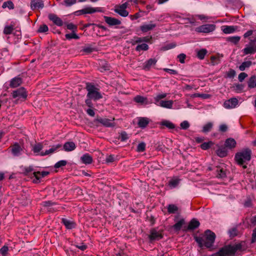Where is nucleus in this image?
I'll return each instance as SVG.
<instances>
[{
	"mask_svg": "<svg viewBox=\"0 0 256 256\" xmlns=\"http://www.w3.org/2000/svg\"><path fill=\"white\" fill-rule=\"evenodd\" d=\"M216 237V234L214 232L207 230L202 236H196L194 239L200 248L205 246L209 248L212 246Z\"/></svg>",
	"mask_w": 256,
	"mask_h": 256,
	"instance_id": "1",
	"label": "nucleus"
},
{
	"mask_svg": "<svg viewBox=\"0 0 256 256\" xmlns=\"http://www.w3.org/2000/svg\"><path fill=\"white\" fill-rule=\"evenodd\" d=\"M152 36L134 37L131 42L132 45L138 44L136 48V50L140 52L146 51L149 48V46L146 43L150 42Z\"/></svg>",
	"mask_w": 256,
	"mask_h": 256,
	"instance_id": "2",
	"label": "nucleus"
},
{
	"mask_svg": "<svg viewBox=\"0 0 256 256\" xmlns=\"http://www.w3.org/2000/svg\"><path fill=\"white\" fill-rule=\"evenodd\" d=\"M167 96L166 93L158 94L154 97V104L158 106L164 108L171 109L172 108L174 102L172 100H162Z\"/></svg>",
	"mask_w": 256,
	"mask_h": 256,
	"instance_id": "3",
	"label": "nucleus"
},
{
	"mask_svg": "<svg viewBox=\"0 0 256 256\" xmlns=\"http://www.w3.org/2000/svg\"><path fill=\"white\" fill-rule=\"evenodd\" d=\"M252 150L246 148L236 154L235 160L239 165L242 166L250 160Z\"/></svg>",
	"mask_w": 256,
	"mask_h": 256,
	"instance_id": "4",
	"label": "nucleus"
},
{
	"mask_svg": "<svg viewBox=\"0 0 256 256\" xmlns=\"http://www.w3.org/2000/svg\"><path fill=\"white\" fill-rule=\"evenodd\" d=\"M86 89L88 91L86 98H92L94 101H96L102 98V94L99 92V89L93 84L87 83Z\"/></svg>",
	"mask_w": 256,
	"mask_h": 256,
	"instance_id": "5",
	"label": "nucleus"
},
{
	"mask_svg": "<svg viewBox=\"0 0 256 256\" xmlns=\"http://www.w3.org/2000/svg\"><path fill=\"white\" fill-rule=\"evenodd\" d=\"M237 250V248L230 245L224 246L221 248L219 251L208 256H233Z\"/></svg>",
	"mask_w": 256,
	"mask_h": 256,
	"instance_id": "6",
	"label": "nucleus"
},
{
	"mask_svg": "<svg viewBox=\"0 0 256 256\" xmlns=\"http://www.w3.org/2000/svg\"><path fill=\"white\" fill-rule=\"evenodd\" d=\"M216 25L214 24H206L197 27L195 31L199 33H210L214 30Z\"/></svg>",
	"mask_w": 256,
	"mask_h": 256,
	"instance_id": "7",
	"label": "nucleus"
},
{
	"mask_svg": "<svg viewBox=\"0 0 256 256\" xmlns=\"http://www.w3.org/2000/svg\"><path fill=\"white\" fill-rule=\"evenodd\" d=\"M101 12L102 10L100 8H93L91 6H86L80 10L76 11L75 12V14L76 16H79L84 14H92L96 12Z\"/></svg>",
	"mask_w": 256,
	"mask_h": 256,
	"instance_id": "8",
	"label": "nucleus"
},
{
	"mask_svg": "<svg viewBox=\"0 0 256 256\" xmlns=\"http://www.w3.org/2000/svg\"><path fill=\"white\" fill-rule=\"evenodd\" d=\"M27 96L26 90L23 87L14 90L12 93L13 98H17L18 100H24L26 99Z\"/></svg>",
	"mask_w": 256,
	"mask_h": 256,
	"instance_id": "9",
	"label": "nucleus"
},
{
	"mask_svg": "<svg viewBox=\"0 0 256 256\" xmlns=\"http://www.w3.org/2000/svg\"><path fill=\"white\" fill-rule=\"evenodd\" d=\"M41 205L44 209L50 212L56 211L59 208L56 202L50 200L43 202Z\"/></svg>",
	"mask_w": 256,
	"mask_h": 256,
	"instance_id": "10",
	"label": "nucleus"
},
{
	"mask_svg": "<svg viewBox=\"0 0 256 256\" xmlns=\"http://www.w3.org/2000/svg\"><path fill=\"white\" fill-rule=\"evenodd\" d=\"M238 105V101L236 98H231L226 100L224 103V107L226 109H232Z\"/></svg>",
	"mask_w": 256,
	"mask_h": 256,
	"instance_id": "11",
	"label": "nucleus"
},
{
	"mask_svg": "<svg viewBox=\"0 0 256 256\" xmlns=\"http://www.w3.org/2000/svg\"><path fill=\"white\" fill-rule=\"evenodd\" d=\"M50 172H48L43 171L34 172L33 173L32 182L34 183L38 184L40 182L42 178L48 176Z\"/></svg>",
	"mask_w": 256,
	"mask_h": 256,
	"instance_id": "12",
	"label": "nucleus"
},
{
	"mask_svg": "<svg viewBox=\"0 0 256 256\" xmlns=\"http://www.w3.org/2000/svg\"><path fill=\"white\" fill-rule=\"evenodd\" d=\"M61 148L62 145L60 144L54 145L49 150H46L45 151H42L40 154V156H44L52 154L58 151Z\"/></svg>",
	"mask_w": 256,
	"mask_h": 256,
	"instance_id": "13",
	"label": "nucleus"
},
{
	"mask_svg": "<svg viewBox=\"0 0 256 256\" xmlns=\"http://www.w3.org/2000/svg\"><path fill=\"white\" fill-rule=\"evenodd\" d=\"M104 18L105 22L110 26H113L120 25L122 22L118 19L108 16H104Z\"/></svg>",
	"mask_w": 256,
	"mask_h": 256,
	"instance_id": "14",
	"label": "nucleus"
},
{
	"mask_svg": "<svg viewBox=\"0 0 256 256\" xmlns=\"http://www.w3.org/2000/svg\"><path fill=\"white\" fill-rule=\"evenodd\" d=\"M11 152L14 156H18L22 154L23 149L18 143L16 142L11 146Z\"/></svg>",
	"mask_w": 256,
	"mask_h": 256,
	"instance_id": "15",
	"label": "nucleus"
},
{
	"mask_svg": "<svg viewBox=\"0 0 256 256\" xmlns=\"http://www.w3.org/2000/svg\"><path fill=\"white\" fill-rule=\"evenodd\" d=\"M150 122V119L146 117L138 118V125L141 128H146Z\"/></svg>",
	"mask_w": 256,
	"mask_h": 256,
	"instance_id": "16",
	"label": "nucleus"
},
{
	"mask_svg": "<svg viewBox=\"0 0 256 256\" xmlns=\"http://www.w3.org/2000/svg\"><path fill=\"white\" fill-rule=\"evenodd\" d=\"M44 7V4L42 0H32L30 8L32 10L42 9Z\"/></svg>",
	"mask_w": 256,
	"mask_h": 256,
	"instance_id": "17",
	"label": "nucleus"
},
{
	"mask_svg": "<svg viewBox=\"0 0 256 256\" xmlns=\"http://www.w3.org/2000/svg\"><path fill=\"white\" fill-rule=\"evenodd\" d=\"M49 20L52 21L56 25L60 26L63 24V22L60 18L58 17L56 14H50L48 16Z\"/></svg>",
	"mask_w": 256,
	"mask_h": 256,
	"instance_id": "18",
	"label": "nucleus"
},
{
	"mask_svg": "<svg viewBox=\"0 0 256 256\" xmlns=\"http://www.w3.org/2000/svg\"><path fill=\"white\" fill-rule=\"evenodd\" d=\"M114 12L122 17H126L128 15V12L123 8L121 5H116L114 7Z\"/></svg>",
	"mask_w": 256,
	"mask_h": 256,
	"instance_id": "19",
	"label": "nucleus"
},
{
	"mask_svg": "<svg viewBox=\"0 0 256 256\" xmlns=\"http://www.w3.org/2000/svg\"><path fill=\"white\" fill-rule=\"evenodd\" d=\"M256 52V46L254 44H250L247 45L246 47L242 50V52L244 55L254 54Z\"/></svg>",
	"mask_w": 256,
	"mask_h": 256,
	"instance_id": "20",
	"label": "nucleus"
},
{
	"mask_svg": "<svg viewBox=\"0 0 256 256\" xmlns=\"http://www.w3.org/2000/svg\"><path fill=\"white\" fill-rule=\"evenodd\" d=\"M22 83V79L20 77L16 76L12 78L10 82V86L11 88H16L20 85Z\"/></svg>",
	"mask_w": 256,
	"mask_h": 256,
	"instance_id": "21",
	"label": "nucleus"
},
{
	"mask_svg": "<svg viewBox=\"0 0 256 256\" xmlns=\"http://www.w3.org/2000/svg\"><path fill=\"white\" fill-rule=\"evenodd\" d=\"M156 62L157 60L156 58H150L144 64V69L146 70H149L152 66L156 64Z\"/></svg>",
	"mask_w": 256,
	"mask_h": 256,
	"instance_id": "22",
	"label": "nucleus"
},
{
	"mask_svg": "<svg viewBox=\"0 0 256 256\" xmlns=\"http://www.w3.org/2000/svg\"><path fill=\"white\" fill-rule=\"evenodd\" d=\"M62 222L64 224L66 228L69 230L74 228L76 226L74 222L66 218H62Z\"/></svg>",
	"mask_w": 256,
	"mask_h": 256,
	"instance_id": "23",
	"label": "nucleus"
},
{
	"mask_svg": "<svg viewBox=\"0 0 256 256\" xmlns=\"http://www.w3.org/2000/svg\"><path fill=\"white\" fill-rule=\"evenodd\" d=\"M149 238L151 240H158L162 238V234L156 230H151Z\"/></svg>",
	"mask_w": 256,
	"mask_h": 256,
	"instance_id": "24",
	"label": "nucleus"
},
{
	"mask_svg": "<svg viewBox=\"0 0 256 256\" xmlns=\"http://www.w3.org/2000/svg\"><path fill=\"white\" fill-rule=\"evenodd\" d=\"M82 162L85 164H90L92 162V158L88 154H85L80 157Z\"/></svg>",
	"mask_w": 256,
	"mask_h": 256,
	"instance_id": "25",
	"label": "nucleus"
},
{
	"mask_svg": "<svg viewBox=\"0 0 256 256\" xmlns=\"http://www.w3.org/2000/svg\"><path fill=\"white\" fill-rule=\"evenodd\" d=\"M156 26V24L152 23V22L149 24H145L140 26V30L143 32H148L150 30H152Z\"/></svg>",
	"mask_w": 256,
	"mask_h": 256,
	"instance_id": "26",
	"label": "nucleus"
},
{
	"mask_svg": "<svg viewBox=\"0 0 256 256\" xmlns=\"http://www.w3.org/2000/svg\"><path fill=\"white\" fill-rule=\"evenodd\" d=\"M216 172V177L218 178H224L226 176V169L224 167L217 166Z\"/></svg>",
	"mask_w": 256,
	"mask_h": 256,
	"instance_id": "27",
	"label": "nucleus"
},
{
	"mask_svg": "<svg viewBox=\"0 0 256 256\" xmlns=\"http://www.w3.org/2000/svg\"><path fill=\"white\" fill-rule=\"evenodd\" d=\"M236 141L232 138H228L226 140L224 146L225 147L229 148V149H232L236 147Z\"/></svg>",
	"mask_w": 256,
	"mask_h": 256,
	"instance_id": "28",
	"label": "nucleus"
},
{
	"mask_svg": "<svg viewBox=\"0 0 256 256\" xmlns=\"http://www.w3.org/2000/svg\"><path fill=\"white\" fill-rule=\"evenodd\" d=\"M76 147V144L74 142H68L64 144L63 149L66 152H70L74 150Z\"/></svg>",
	"mask_w": 256,
	"mask_h": 256,
	"instance_id": "29",
	"label": "nucleus"
},
{
	"mask_svg": "<svg viewBox=\"0 0 256 256\" xmlns=\"http://www.w3.org/2000/svg\"><path fill=\"white\" fill-rule=\"evenodd\" d=\"M134 100L136 103L140 104H149V102H148V98H146L140 95H137L134 98Z\"/></svg>",
	"mask_w": 256,
	"mask_h": 256,
	"instance_id": "30",
	"label": "nucleus"
},
{
	"mask_svg": "<svg viewBox=\"0 0 256 256\" xmlns=\"http://www.w3.org/2000/svg\"><path fill=\"white\" fill-rule=\"evenodd\" d=\"M180 179L178 178H173L168 182V186L170 188H176L180 184Z\"/></svg>",
	"mask_w": 256,
	"mask_h": 256,
	"instance_id": "31",
	"label": "nucleus"
},
{
	"mask_svg": "<svg viewBox=\"0 0 256 256\" xmlns=\"http://www.w3.org/2000/svg\"><path fill=\"white\" fill-rule=\"evenodd\" d=\"M14 24L12 22L10 25H6L3 32L6 35H8L12 34L14 30Z\"/></svg>",
	"mask_w": 256,
	"mask_h": 256,
	"instance_id": "32",
	"label": "nucleus"
},
{
	"mask_svg": "<svg viewBox=\"0 0 256 256\" xmlns=\"http://www.w3.org/2000/svg\"><path fill=\"white\" fill-rule=\"evenodd\" d=\"M98 122L106 127L112 126V120L106 118H99L97 120Z\"/></svg>",
	"mask_w": 256,
	"mask_h": 256,
	"instance_id": "33",
	"label": "nucleus"
},
{
	"mask_svg": "<svg viewBox=\"0 0 256 256\" xmlns=\"http://www.w3.org/2000/svg\"><path fill=\"white\" fill-rule=\"evenodd\" d=\"M200 224V222L196 219H192L188 225V230H193L198 228Z\"/></svg>",
	"mask_w": 256,
	"mask_h": 256,
	"instance_id": "34",
	"label": "nucleus"
},
{
	"mask_svg": "<svg viewBox=\"0 0 256 256\" xmlns=\"http://www.w3.org/2000/svg\"><path fill=\"white\" fill-rule=\"evenodd\" d=\"M236 30V28L234 26H224L222 28V32L226 34H229L234 32Z\"/></svg>",
	"mask_w": 256,
	"mask_h": 256,
	"instance_id": "35",
	"label": "nucleus"
},
{
	"mask_svg": "<svg viewBox=\"0 0 256 256\" xmlns=\"http://www.w3.org/2000/svg\"><path fill=\"white\" fill-rule=\"evenodd\" d=\"M43 148L42 144L40 142L37 143L35 144L32 148V150L34 154H36L40 155V154L42 152H40L42 150Z\"/></svg>",
	"mask_w": 256,
	"mask_h": 256,
	"instance_id": "36",
	"label": "nucleus"
},
{
	"mask_svg": "<svg viewBox=\"0 0 256 256\" xmlns=\"http://www.w3.org/2000/svg\"><path fill=\"white\" fill-rule=\"evenodd\" d=\"M216 153L217 155L220 157V158H224L228 154V152L226 150V147H220L219 148H218L216 151Z\"/></svg>",
	"mask_w": 256,
	"mask_h": 256,
	"instance_id": "37",
	"label": "nucleus"
},
{
	"mask_svg": "<svg viewBox=\"0 0 256 256\" xmlns=\"http://www.w3.org/2000/svg\"><path fill=\"white\" fill-rule=\"evenodd\" d=\"M240 36H228L226 38V40L233 44H236L240 40Z\"/></svg>",
	"mask_w": 256,
	"mask_h": 256,
	"instance_id": "38",
	"label": "nucleus"
},
{
	"mask_svg": "<svg viewBox=\"0 0 256 256\" xmlns=\"http://www.w3.org/2000/svg\"><path fill=\"white\" fill-rule=\"evenodd\" d=\"M248 86L250 88L256 87V76H252L250 78L248 82Z\"/></svg>",
	"mask_w": 256,
	"mask_h": 256,
	"instance_id": "39",
	"label": "nucleus"
},
{
	"mask_svg": "<svg viewBox=\"0 0 256 256\" xmlns=\"http://www.w3.org/2000/svg\"><path fill=\"white\" fill-rule=\"evenodd\" d=\"M167 209L169 214H176L178 211V207L174 204H168Z\"/></svg>",
	"mask_w": 256,
	"mask_h": 256,
	"instance_id": "40",
	"label": "nucleus"
},
{
	"mask_svg": "<svg viewBox=\"0 0 256 256\" xmlns=\"http://www.w3.org/2000/svg\"><path fill=\"white\" fill-rule=\"evenodd\" d=\"M160 125L165 126L170 129H174L175 128L174 124L168 120H164L161 122Z\"/></svg>",
	"mask_w": 256,
	"mask_h": 256,
	"instance_id": "41",
	"label": "nucleus"
},
{
	"mask_svg": "<svg viewBox=\"0 0 256 256\" xmlns=\"http://www.w3.org/2000/svg\"><path fill=\"white\" fill-rule=\"evenodd\" d=\"M251 61H246L243 62L239 66V69L241 71H244L246 68H248L252 65Z\"/></svg>",
	"mask_w": 256,
	"mask_h": 256,
	"instance_id": "42",
	"label": "nucleus"
},
{
	"mask_svg": "<svg viewBox=\"0 0 256 256\" xmlns=\"http://www.w3.org/2000/svg\"><path fill=\"white\" fill-rule=\"evenodd\" d=\"M184 224V219H182L180 220L178 222H177L176 223L174 226H173V228L174 229L176 230V231H179L182 225Z\"/></svg>",
	"mask_w": 256,
	"mask_h": 256,
	"instance_id": "43",
	"label": "nucleus"
},
{
	"mask_svg": "<svg viewBox=\"0 0 256 256\" xmlns=\"http://www.w3.org/2000/svg\"><path fill=\"white\" fill-rule=\"evenodd\" d=\"M2 8H8L9 10H12L14 8V4L11 0H8L3 3Z\"/></svg>",
	"mask_w": 256,
	"mask_h": 256,
	"instance_id": "44",
	"label": "nucleus"
},
{
	"mask_svg": "<svg viewBox=\"0 0 256 256\" xmlns=\"http://www.w3.org/2000/svg\"><path fill=\"white\" fill-rule=\"evenodd\" d=\"M65 37L67 40H70L72 39L78 40L80 37L76 34V32H72L70 34H67L65 35Z\"/></svg>",
	"mask_w": 256,
	"mask_h": 256,
	"instance_id": "45",
	"label": "nucleus"
},
{
	"mask_svg": "<svg viewBox=\"0 0 256 256\" xmlns=\"http://www.w3.org/2000/svg\"><path fill=\"white\" fill-rule=\"evenodd\" d=\"M213 126V124L209 122L203 126L202 132H207L210 130Z\"/></svg>",
	"mask_w": 256,
	"mask_h": 256,
	"instance_id": "46",
	"label": "nucleus"
},
{
	"mask_svg": "<svg viewBox=\"0 0 256 256\" xmlns=\"http://www.w3.org/2000/svg\"><path fill=\"white\" fill-rule=\"evenodd\" d=\"M8 247L7 246H4L0 249L1 256H8Z\"/></svg>",
	"mask_w": 256,
	"mask_h": 256,
	"instance_id": "47",
	"label": "nucleus"
},
{
	"mask_svg": "<svg viewBox=\"0 0 256 256\" xmlns=\"http://www.w3.org/2000/svg\"><path fill=\"white\" fill-rule=\"evenodd\" d=\"M207 53L206 49H202L197 52V56L200 60H203Z\"/></svg>",
	"mask_w": 256,
	"mask_h": 256,
	"instance_id": "48",
	"label": "nucleus"
},
{
	"mask_svg": "<svg viewBox=\"0 0 256 256\" xmlns=\"http://www.w3.org/2000/svg\"><path fill=\"white\" fill-rule=\"evenodd\" d=\"M68 164V162L66 160H60L56 162L54 166V168H58L62 166H66Z\"/></svg>",
	"mask_w": 256,
	"mask_h": 256,
	"instance_id": "49",
	"label": "nucleus"
},
{
	"mask_svg": "<svg viewBox=\"0 0 256 256\" xmlns=\"http://www.w3.org/2000/svg\"><path fill=\"white\" fill-rule=\"evenodd\" d=\"M146 150V144L144 142H142L137 146L136 151L138 152H143Z\"/></svg>",
	"mask_w": 256,
	"mask_h": 256,
	"instance_id": "50",
	"label": "nucleus"
},
{
	"mask_svg": "<svg viewBox=\"0 0 256 256\" xmlns=\"http://www.w3.org/2000/svg\"><path fill=\"white\" fill-rule=\"evenodd\" d=\"M212 144H213V143L211 141L208 142H205L202 143L200 145V148L204 150H206L208 149Z\"/></svg>",
	"mask_w": 256,
	"mask_h": 256,
	"instance_id": "51",
	"label": "nucleus"
},
{
	"mask_svg": "<svg viewBox=\"0 0 256 256\" xmlns=\"http://www.w3.org/2000/svg\"><path fill=\"white\" fill-rule=\"evenodd\" d=\"M48 30V28L47 25L44 24L39 27L38 32L40 33L46 32Z\"/></svg>",
	"mask_w": 256,
	"mask_h": 256,
	"instance_id": "52",
	"label": "nucleus"
},
{
	"mask_svg": "<svg viewBox=\"0 0 256 256\" xmlns=\"http://www.w3.org/2000/svg\"><path fill=\"white\" fill-rule=\"evenodd\" d=\"M211 64L212 66L217 65L220 63V60L218 57L212 56L210 58Z\"/></svg>",
	"mask_w": 256,
	"mask_h": 256,
	"instance_id": "53",
	"label": "nucleus"
},
{
	"mask_svg": "<svg viewBox=\"0 0 256 256\" xmlns=\"http://www.w3.org/2000/svg\"><path fill=\"white\" fill-rule=\"evenodd\" d=\"M236 76V72L232 69H230L226 73V77L230 78H234Z\"/></svg>",
	"mask_w": 256,
	"mask_h": 256,
	"instance_id": "54",
	"label": "nucleus"
},
{
	"mask_svg": "<svg viewBox=\"0 0 256 256\" xmlns=\"http://www.w3.org/2000/svg\"><path fill=\"white\" fill-rule=\"evenodd\" d=\"M180 128L182 130H187L190 127V125L188 121L184 120L180 124Z\"/></svg>",
	"mask_w": 256,
	"mask_h": 256,
	"instance_id": "55",
	"label": "nucleus"
},
{
	"mask_svg": "<svg viewBox=\"0 0 256 256\" xmlns=\"http://www.w3.org/2000/svg\"><path fill=\"white\" fill-rule=\"evenodd\" d=\"M66 28L72 30V32H76L77 30V26L72 23L68 24L66 25Z\"/></svg>",
	"mask_w": 256,
	"mask_h": 256,
	"instance_id": "56",
	"label": "nucleus"
},
{
	"mask_svg": "<svg viewBox=\"0 0 256 256\" xmlns=\"http://www.w3.org/2000/svg\"><path fill=\"white\" fill-rule=\"evenodd\" d=\"M234 88L236 92L238 93H240L242 90L244 86L242 84H236L234 86Z\"/></svg>",
	"mask_w": 256,
	"mask_h": 256,
	"instance_id": "57",
	"label": "nucleus"
},
{
	"mask_svg": "<svg viewBox=\"0 0 256 256\" xmlns=\"http://www.w3.org/2000/svg\"><path fill=\"white\" fill-rule=\"evenodd\" d=\"M76 2V0H64V4L66 6H70L75 4Z\"/></svg>",
	"mask_w": 256,
	"mask_h": 256,
	"instance_id": "58",
	"label": "nucleus"
},
{
	"mask_svg": "<svg viewBox=\"0 0 256 256\" xmlns=\"http://www.w3.org/2000/svg\"><path fill=\"white\" fill-rule=\"evenodd\" d=\"M186 58V56L184 54H180L178 56V58L181 64H184V62Z\"/></svg>",
	"mask_w": 256,
	"mask_h": 256,
	"instance_id": "59",
	"label": "nucleus"
},
{
	"mask_svg": "<svg viewBox=\"0 0 256 256\" xmlns=\"http://www.w3.org/2000/svg\"><path fill=\"white\" fill-rule=\"evenodd\" d=\"M228 234L230 236L234 237L236 236L237 234V230L236 228H234L228 231Z\"/></svg>",
	"mask_w": 256,
	"mask_h": 256,
	"instance_id": "60",
	"label": "nucleus"
},
{
	"mask_svg": "<svg viewBox=\"0 0 256 256\" xmlns=\"http://www.w3.org/2000/svg\"><path fill=\"white\" fill-rule=\"evenodd\" d=\"M247 76L248 74L246 73L241 72L239 74L238 78L240 82H242Z\"/></svg>",
	"mask_w": 256,
	"mask_h": 256,
	"instance_id": "61",
	"label": "nucleus"
},
{
	"mask_svg": "<svg viewBox=\"0 0 256 256\" xmlns=\"http://www.w3.org/2000/svg\"><path fill=\"white\" fill-rule=\"evenodd\" d=\"M92 98H86V99L85 100V103L86 105L90 108H92L93 107V104L92 102Z\"/></svg>",
	"mask_w": 256,
	"mask_h": 256,
	"instance_id": "62",
	"label": "nucleus"
},
{
	"mask_svg": "<svg viewBox=\"0 0 256 256\" xmlns=\"http://www.w3.org/2000/svg\"><path fill=\"white\" fill-rule=\"evenodd\" d=\"M114 160V155H109L106 156V163L112 162Z\"/></svg>",
	"mask_w": 256,
	"mask_h": 256,
	"instance_id": "63",
	"label": "nucleus"
},
{
	"mask_svg": "<svg viewBox=\"0 0 256 256\" xmlns=\"http://www.w3.org/2000/svg\"><path fill=\"white\" fill-rule=\"evenodd\" d=\"M164 70L166 72H167L171 74L175 75V74H178V72L174 70L165 68H164Z\"/></svg>",
	"mask_w": 256,
	"mask_h": 256,
	"instance_id": "64",
	"label": "nucleus"
}]
</instances>
